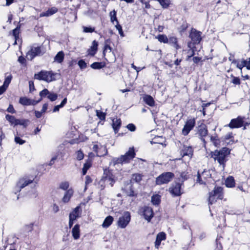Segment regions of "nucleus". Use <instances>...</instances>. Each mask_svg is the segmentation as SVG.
<instances>
[{
	"label": "nucleus",
	"instance_id": "nucleus-1",
	"mask_svg": "<svg viewBox=\"0 0 250 250\" xmlns=\"http://www.w3.org/2000/svg\"><path fill=\"white\" fill-rule=\"evenodd\" d=\"M230 153V150L227 147H223L220 150H215L212 152L211 156L215 160H216L220 165L224 167L225 163L226 161V158Z\"/></svg>",
	"mask_w": 250,
	"mask_h": 250
},
{
	"label": "nucleus",
	"instance_id": "nucleus-2",
	"mask_svg": "<svg viewBox=\"0 0 250 250\" xmlns=\"http://www.w3.org/2000/svg\"><path fill=\"white\" fill-rule=\"evenodd\" d=\"M57 74L53 73L51 71H41L35 74L34 78L39 80L44 81L47 83H50L56 80Z\"/></svg>",
	"mask_w": 250,
	"mask_h": 250
},
{
	"label": "nucleus",
	"instance_id": "nucleus-3",
	"mask_svg": "<svg viewBox=\"0 0 250 250\" xmlns=\"http://www.w3.org/2000/svg\"><path fill=\"white\" fill-rule=\"evenodd\" d=\"M223 197V188L221 187L215 188L214 190L209 194V204H213L216 201L217 199H222Z\"/></svg>",
	"mask_w": 250,
	"mask_h": 250
},
{
	"label": "nucleus",
	"instance_id": "nucleus-4",
	"mask_svg": "<svg viewBox=\"0 0 250 250\" xmlns=\"http://www.w3.org/2000/svg\"><path fill=\"white\" fill-rule=\"evenodd\" d=\"M34 180V177L25 176L21 178L15 188V192H19L21 188L32 183Z\"/></svg>",
	"mask_w": 250,
	"mask_h": 250
},
{
	"label": "nucleus",
	"instance_id": "nucleus-5",
	"mask_svg": "<svg viewBox=\"0 0 250 250\" xmlns=\"http://www.w3.org/2000/svg\"><path fill=\"white\" fill-rule=\"evenodd\" d=\"M130 220L131 215L130 212L125 211L119 217L117 222V225L119 228L124 229L128 225Z\"/></svg>",
	"mask_w": 250,
	"mask_h": 250
},
{
	"label": "nucleus",
	"instance_id": "nucleus-6",
	"mask_svg": "<svg viewBox=\"0 0 250 250\" xmlns=\"http://www.w3.org/2000/svg\"><path fill=\"white\" fill-rule=\"evenodd\" d=\"M174 177L173 173L171 172H165L159 176L156 180L157 185H162L168 183Z\"/></svg>",
	"mask_w": 250,
	"mask_h": 250
},
{
	"label": "nucleus",
	"instance_id": "nucleus-7",
	"mask_svg": "<svg viewBox=\"0 0 250 250\" xmlns=\"http://www.w3.org/2000/svg\"><path fill=\"white\" fill-rule=\"evenodd\" d=\"M135 155V153L134 152V148H129L128 151L124 155H122L120 158L118 159L117 163H128L133 158H134Z\"/></svg>",
	"mask_w": 250,
	"mask_h": 250
},
{
	"label": "nucleus",
	"instance_id": "nucleus-8",
	"mask_svg": "<svg viewBox=\"0 0 250 250\" xmlns=\"http://www.w3.org/2000/svg\"><path fill=\"white\" fill-rule=\"evenodd\" d=\"M141 215L144 216V218L148 222L150 221L153 217V211L151 208L149 207H144L139 210Z\"/></svg>",
	"mask_w": 250,
	"mask_h": 250
},
{
	"label": "nucleus",
	"instance_id": "nucleus-9",
	"mask_svg": "<svg viewBox=\"0 0 250 250\" xmlns=\"http://www.w3.org/2000/svg\"><path fill=\"white\" fill-rule=\"evenodd\" d=\"M103 177L104 180L105 181L106 184L110 185L111 187L113 186L116 181V179L112 171L109 169H104Z\"/></svg>",
	"mask_w": 250,
	"mask_h": 250
},
{
	"label": "nucleus",
	"instance_id": "nucleus-10",
	"mask_svg": "<svg viewBox=\"0 0 250 250\" xmlns=\"http://www.w3.org/2000/svg\"><path fill=\"white\" fill-rule=\"evenodd\" d=\"M244 118L238 117L236 119H232L230 123L228 125V126L231 128H239L246 125H248L249 124L246 123L244 120Z\"/></svg>",
	"mask_w": 250,
	"mask_h": 250
},
{
	"label": "nucleus",
	"instance_id": "nucleus-11",
	"mask_svg": "<svg viewBox=\"0 0 250 250\" xmlns=\"http://www.w3.org/2000/svg\"><path fill=\"white\" fill-rule=\"evenodd\" d=\"M195 125V118H191L188 119L183 129H182V134L186 136L187 135L189 132L191 130Z\"/></svg>",
	"mask_w": 250,
	"mask_h": 250
},
{
	"label": "nucleus",
	"instance_id": "nucleus-12",
	"mask_svg": "<svg viewBox=\"0 0 250 250\" xmlns=\"http://www.w3.org/2000/svg\"><path fill=\"white\" fill-rule=\"evenodd\" d=\"M211 174L208 170H204L201 173H198L197 182L200 184H206L208 180L210 178Z\"/></svg>",
	"mask_w": 250,
	"mask_h": 250
},
{
	"label": "nucleus",
	"instance_id": "nucleus-13",
	"mask_svg": "<svg viewBox=\"0 0 250 250\" xmlns=\"http://www.w3.org/2000/svg\"><path fill=\"white\" fill-rule=\"evenodd\" d=\"M93 150L96 153L98 156H104L107 152L106 147L104 146L101 145L98 143H96L94 145Z\"/></svg>",
	"mask_w": 250,
	"mask_h": 250
},
{
	"label": "nucleus",
	"instance_id": "nucleus-14",
	"mask_svg": "<svg viewBox=\"0 0 250 250\" xmlns=\"http://www.w3.org/2000/svg\"><path fill=\"white\" fill-rule=\"evenodd\" d=\"M42 53L40 47H33L26 54V58L28 60H32L35 56L41 54Z\"/></svg>",
	"mask_w": 250,
	"mask_h": 250
},
{
	"label": "nucleus",
	"instance_id": "nucleus-15",
	"mask_svg": "<svg viewBox=\"0 0 250 250\" xmlns=\"http://www.w3.org/2000/svg\"><path fill=\"white\" fill-rule=\"evenodd\" d=\"M181 185L179 183L173 184L169 188V191L173 196H179L182 194Z\"/></svg>",
	"mask_w": 250,
	"mask_h": 250
},
{
	"label": "nucleus",
	"instance_id": "nucleus-16",
	"mask_svg": "<svg viewBox=\"0 0 250 250\" xmlns=\"http://www.w3.org/2000/svg\"><path fill=\"white\" fill-rule=\"evenodd\" d=\"M190 37L194 43H199L201 40L200 32L194 29L191 30Z\"/></svg>",
	"mask_w": 250,
	"mask_h": 250
},
{
	"label": "nucleus",
	"instance_id": "nucleus-17",
	"mask_svg": "<svg viewBox=\"0 0 250 250\" xmlns=\"http://www.w3.org/2000/svg\"><path fill=\"white\" fill-rule=\"evenodd\" d=\"M208 133L207 127L205 124H202L198 127V134L204 142H205L204 137L208 135Z\"/></svg>",
	"mask_w": 250,
	"mask_h": 250
},
{
	"label": "nucleus",
	"instance_id": "nucleus-18",
	"mask_svg": "<svg viewBox=\"0 0 250 250\" xmlns=\"http://www.w3.org/2000/svg\"><path fill=\"white\" fill-rule=\"evenodd\" d=\"M98 43L96 41H93L91 46L87 51V55L90 56H94L97 53L98 50Z\"/></svg>",
	"mask_w": 250,
	"mask_h": 250
},
{
	"label": "nucleus",
	"instance_id": "nucleus-19",
	"mask_svg": "<svg viewBox=\"0 0 250 250\" xmlns=\"http://www.w3.org/2000/svg\"><path fill=\"white\" fill-rule=\"evenodd\" d=\"M166 238V235L165 233L163 232H161L159 233L157 236H156V239L155 242V247L156 249H158L160 244L161 242L163 240H165Z\"/></svg>",
	"mask_w": 250,
	"mask_h": 250
},
{
	"label": "nucleus",
	"instance_id": "nucleus-20",
	"mask_svg": "<svg viewBox=\"0 0 250 250\" xmlns=\"http://www.w3.org/2000/svg\"><path fill=\"white\" fill-rule=\"evenodd\" d=\"M81 213V208L80 206H77L70 212L69 214V218H70L71 220H76L77 218L80 216Z\"/></svg>",
	"mask_w": 250,
	"mask_h": 250
},
{
	"label": "nucleus",
	"instance_id": "nucleus-21",
	"mask_svg": "<svg viewBox=\"0 0 250 250\" xmlns=\"http://www.w3.org/2000/svg\"><path fill=\"white\" fill-rule=\"evenodd\" d=\"M168 43L172 46L176 50L181 48V46L179 44L178 39L174 36H170L168 38Z\"/></svg>",
	"mask_w": 250,
	"mask_h": 250
},
{
	"label": "nucleus",
	"instance_id": "nucleus-22",
	"mask_svg": "<svg viewBox=\"0 0 250 250\" xmlns=\"http://www.w3.org/2000/svg\"><path fill=\"white\" fill-rule=\"evenodd\" d=\"M182 154L183 157L188 156L190 159L193 155L192 148L189 146H184L182 151Z\"/></svg>",
	"mask_w": 250,
	"mask_h": 250
},
{
	"label": "nucleus",
	"instance_id": "nucleus-23",
	"mask_svg": "<svg viewBox=\"0 0 250 250\" xmlns=\"http://www.w3.org/2000/svg\"><path fill=\"white\" fill-rule=\"evenodd\" d=\"M72 235L75 240H77L80 236V226L78 224L75 225L72 229Z\"/></svg>",
	"mask_w": 250,
	"mask_h": 250
},
{
	"label": "nucleus",
	"instance_id": "nucleus-24",
	"mask_svg": "<svg viewBox=\"0 0 250 250\" xmlns=\"http://www.w3.org/2000/svg\"><path fill=\"white\" fill-rule=\"evenodd\" d=\"M73 193L74 192L73 189H69L68 190H67L65 192L63 198H62V201L64 203H68L70 201L71 197L72 196Z\"/></svg>",
	"mask_w": 250,
	"mask_h": 250
},
{
	"label": "nucleus",
	"instance_id": "nucleus-25",
	"mask_svg": "<svg viewBox=\"0 0 250 250\" xmlns=\"http://www.w3.org/2000/svg\"><path fill=\"white\" fill-rule=\"evenodd\" d=\"M143 101L146 104L150 106H153L155 105V101L153 97L149 95H145L143 97Z\"/></svg>",
	"mask_w": 250,
	"mask_h": 250
},
{
	"label": "nucleus",
	"instance_id": "nucleus-26",
	"mask_svg": "<svg viewBox=\"0 0 250 250\" xmlns=\"http://www.w3.org/2000/svg\"><path fill=\"white\" fill-rule=\"evenodd\" d=\"M114 220L113 217L111 216H108L104 221L102 224V227L104 228H108L113 223Z\"/></svg>",
	"mask_w": 250,
	"mask_h": 250
},
{
	"label": "nucleus",
	"instance_id": "nucleus-27",
	"mask_svg": "<svg viewBox=\"0 0 250 250\" xmlns=\"http://www.w3.org/2000/svg\"><path fill=\"white\" fill-rule=\"evenodd\" d=\"M121 125V121L120 119L115 118L112 120V127L115 132L117 133Z\"/></svg>",
	"mask_w": 250,
	"mask_h": 250
},
{
	"label": "nucleus",
	"instance_id": "nucleus-28",
	"mask_svg": "<svg viewBox=\"0 0 250 250\" xmlns=\"http://www.w3.org/2000/svg\"><path fill=\"white\" fill-rule=\"evenodd\" d=\"M58 10L56 7H52L49 9L45 12H43L40 14V17H48L50 16L57 12Z\"/></svg>",
	"mask_w": 250,
	"mask_h": 250
},
{
	"label": "nucleus",
	"instance_id": "nucleus-29",
	"mask_svg": "<svg viewBox=\"0 0 250 250\" xmlns=\"http://www.w3.org/2000/svg\"><path fill=\"white\" fill-rule=\"evenodd\" d=\"M64 54L63 51H59L54 57V61L58 63H61L64 59Z\"/></svg>",
	"mask_w": 250,
	"mask_h": 250
},
{
	"label": "nucleus",
	"instance_id": "nucleus-30",
	"mask_svg": "<svg viewBox=\"0 0 250 250\" xmlns=\"http://www.w3.org/2000/svg\"><path fill=\"white\" fill-rule=\"evenodd\" d=\"M232 64H234L238 68L241 70H242V69L245 67V65H246L244 60H234L232 62Z\"/></svg>",
	"mask_w": 250,
	"mask_h": 250
},
{
	"label": "nucleus",
	"instance_id": "nucleus-31",
	"mask_svg": "<svg viewBox=\"0 0 250 250\" xmlns=\"http://www.w3.org/2000/svg\"><path fill=\"white\" fill-rule=\"evenodd\" d=\"M225 185L228 188H232L235 186V181L233 177L229 176L225 181Z\"/></svg>",
	"mask_w": 250,
	"mask_h": 250
},
{
	"label": "nucleus",
	"instance_id": "nucleus-32",
	"mask_svg": "<svg viewBox=\"0 0 250 250\" xmlns=\"http://www.w3.org/2000/svg\"><path fill=\"white\" fill-rule=\"evenodd\" d=\"M105 63L104 62H95L90 65L92 68L94 69H99L104 67Z\"/></svg>",
	"mask_w": 250,
	"mask_h": 250
},
{
	"label": "nucleus",
	"instance_id": "nucleus-33",
	"mask_svg": "<svg viewBox=\"0 0 250 250\" xmlns=\"http://www.w3.org/2000/svg\"><path fill=\"white\" fill-rule=\"evenodd\" d=\"M225 141L227 144H232L234 143V139L232 133H229L225 137Z\"/></svg>",
	"mask_w": 250,
	"mask_h": 250
},
{
	"label": "nucleus",
	"instance_id": "nucleus-34",
	"mask_svg": "<svg viewBox=\"0 0 250 250\" xmlns=\"http://www.w3.org/2000/svg\"><path fill=\"white\" fill-rule=\"evenodd\" d=\"M91 165L92 162L91 160H88L86 161L82 169L83 174V175L86 173L87 170L91 167Z\"/></svg>",
	"mask_w": 250,
	"mask_h": 250
},
{
	"label": "nucleus",
	"instance_id": "nucleus-35",
	"mask_svg": "<svg viewBox=\"0 0 250 250\" xmlns=\"http://www.w3.org/2000/svg\"><path fill=\"white\" fill-rule=\"evenodd\" d=\"M156 38L158 39V40L161 42H163L164 43H168V38L167 37L166 35H159L156 37Z\"/></svg>",
	"mask_w": 250,
	"mask_h": 250
},
{
	"label": "nucleus",
	"instance_id": "nucleus-36",
	"mask_svg": "<svg viewBox=\"0 0 250 250\" xmlns=\"http://www.w3.org/2000/svg\"><path fill=\"white\" fill-rule=\"evenodd\" d=\"M157 1L163 8H167L170 4V0H156Z\"/></svg>",
	"mask_w": 250,
	"mask_h": 250
},
{
	"label": "nucleus",
	"instance_id": "nucleus-37",
	"mask_svg": "<svg viewBox=\"0 0 250 250\" xmlns=\"http://www.w3.org/2000/svg\"><path fill=\"white\" fill-rule=\"evenodd\" d=\"M109 16L110 21L113 24H115V22L116 23L118 22L116 17V11L115 10H114L110 12L109 13Z\"/></svg>",
	"mask_w": 250,
	"mask_h": 250
},
{
	"label": "nucleus",
	"instance_id": "nucleus-38",
	"mask_svg": "<svg viewBox=\"0 0 250 250\" xmlns=\"http://www.w3.org/2000/svg\"><path fill=\"white\" fill-rule=\"evenodd\" d=\"M30 100L26 97H21L20 99L19 103L23 105H30Z\"/></svg>",
	"mask_w": 250,
	"mask_h": 250
},
{
	"label": "nucleus",
	"instance_id": "nucleus-39",
	"mask_svg": "<svg viewBox=\"0 0 250 250\" xmlns=\"http://www.w3.org/2000/svg\"><path fill=\"white\" fill-rule=\"evenodd\" d=\"M161 197L158 194L154 195L151 197V202L154 205H157L160 203Z\"/></svg>",
	"mask_w": 250,
	"mask_h": 250
},
{
	"label": "nucleus",
	"instance_id": "nucleus-40",
	"mask_svg": "<svg viewBox=\"0 0 250 250\" xmlns=\"http://www.w3.org/2000/svg\"><path fill=\"white\" fill-rule=\"evenodd\" d=\"M5 118L12 125H15V124L17 119H16L15 117L10 115H6Z\"/></svg>",
	"mask_w": 250,
	"mask_h": 250
},
{
	"label": "nucleus",
	"instance_id": "nucleus-41",
	"mask_svg": "<svg viewBox=\"0 0 250 250\" xmlns=\"http://www.w3.org/2000/svg\"><path fill=\"white\" fill-rule=\"evenodd\" d=\"M142 175L140 174H134L132 176L131 181L135 182H139L142 180Z\"/></svg>",
	"mask_w": 250,
	"mask_h": 250
},
{
	"label": "nucleus",
	"instance_id": "nucleus-42",
	"mask_svg": "<svg viewBox=\"0 0 250 250\" xmlns=\"http://www.w3.org/2000/svg\"><path fill=\"white\" fill-rule=\"evenodd\" d=\"M20 33V28L17 27L13 30V35L15 38V42L14 44H17V42L19 39V35Z\"/></svg>",
	"mask_w": 250,
	"mask_h": 250
},
{
	"label": "nucleus",
	"instance_id": "nucleus-43",
	"mask_svg": "<svg viewBox=\"0 0 250 250\" xmlns=\"http://www.w3.org/2000/svg\"><path fill=\"white\" fill-rule=\"evenodd\" d=\"M28 122H29L28 120H24V119L19 120V119H17V121H16V123L15 124V125H23L25 127V126H26L27 125Z\"/></svg>",
	"mask_w": 250,
	"mask_h": 250
},
{
	"label": "nucleus",
	"instance_id": "nucleus-44",
	"mask_svg": "<svg viewBox=\"0 0 250 250\" xmlns=\"http://www.w3.org/2000/svg\"><path fill=\"white\" fill-rule=\"evenodd\" d=\"M210 140L216 146H217L220 145V141L217 136H211L210 137Z\"/></svg>",
	"mask_w": 250,
	"mask_h": 250
},
{
	"label": "nucleus",
	"instance_id": "nucleus-45",
	"mask_svg": "<svg viewBox=\"0 0 250 250\" xmlns=\"http://www.w3.org/2000/svg\"><path fill=\"white\" fill-rule=\"evenodd\" d=\"M47 98L51 101L53 102L57 100L58 98V95L54 93H50L49 92V94L47 96Z\"/></svg>",
	"mask_w": 250,
	"mask_h": 250
},
{
	"label": "nucleus",
	"instance_id": "nucleus-46",
	"mask_svg": "<svg viewBox=\"0 0 250 250\" xmlns=\"http://www.w3.org/2000/svg\"><path fill=\"white\" fill-rule=\"evenodd\" d=\"M78 64L81 69H85L87 67V63L83 60H80L79 61Z\"/></svg>",
	"mask_w": 250,
	"mask_h": 250
},
{
	"label": "nucleus",
	"instance_id": "nucleus-47",
	"mask_svg": "<svg viewBox=\"0 0 250 250\" xmlns=\"http://www.w3.org/2000/svg\"><path fill=\"white\" fill-rule=\"evenodd\" d=\"M230 77L232 78V83L235 85H239L240 84V80L238 77H235L232 75Z\"/></svg>",
	"mask_w": 250,
	"mask_h": 250
},
{
	"label": "nucleus",
	"instance_id": "nucleus-48",
	"mask_svg": "<svg viewBox=\"0 0 250 250\" xmlns=\"http://www.w3.org/2000/svg\"><path fill=\"white\" fill-rule=\"evenodd\" d=\"M83 29L84 33H92L95 31V28L91 27L83 26Z\"/></svg>",
	"mask_w": 250,
	"mask_h": 250
},
{
	"label": "nucleus",
	"instance_id": "nucleus-49",
	"mask_svg": "<svg viewBox=\"0 0 250 250\" xmlns=\"http://www.w3.org/2000/svg\"><path fill=\"white\" fill-rule=\"evenodd\" d=\"M84 154L81 150L77 151L76 152V157L78 160H81L83 158Z\"/></svg>",
	"mask_w": 250,
	"mask_h": 250
},
{
	"label": "nucleus",
	"instance_id": "nucleus-50",
	"mask_svg": "<svg viewBox=\"0 0 250 250\" xmlns=\"http://www.w3.org/2000/svg\"><path fill=\"white\" fill-rule=\"evenodd\" d=\"M11 79H12L11 75H10L7 76L5 79V80H4L3 85H4L6 87H8L9 83L11 82Z\"/></svg>",
	"mask_w": 250,
	"mask_h": 250
},
{
	"label": "nucleus",
	"instance_id": "nucleus-51",
	"mask_svg": "<svg viewBox=\"0 0 250 250\" xmlns=\"http://www.w3.org/2000/svg\"><path fill=\"white\" fill-rule=\"evenodd\" d=\"M99 185L100 186V188H101V189H104V188L105 187V186L108 185L107 184H106V182L104 181V178L103 177L101 178V179L100 180V181L99 182Z\"/></svg>",
	"mask_w": 250,
	"mask_h": 250
},
{
	"label": "nucleus",
	"instance_id": "nucleus-52",
	"mask_svg": "<svg viewBox=\"0 0 250 250\" xmlns=\"http://www.w3.org/2000/svg\"><path fill=\"white\" fill-rule=\"evenodd\" d=\"M48 94H49V91L46 88H45V89H43L42 91H41L39 94L40 96H41V100L42 99V98L44 97L46 95L48 96Z\"/></svg>",
	"mask_w": 250,
	"mask_h": 250
},
{
	"label": "nucleus",
	"instance_id": "nucleus-53",
	"mask_svg": "<svg viewBox=\"0 0 250 250\" xmlns=\"http://www.w3.org/2000/svg\"><path fill=\"white\" fill-rule=\"evenodd\" d=\"M69 187V183L67 182H64L61 183L60 188L63 190L67 189Z\"/></svg>",
	"mask_w": 250,
	"mask_h": 250
},
{
	"label": "nucleus",
	"instance_id": "nucleus-54",
	"mask_svg": "<svg viewBox=\"0 0 250 250\" xmlns=\"http://www.w3.org/2000/svg\"><path fill=\"white\" fill-rule=\"evenodd\" d=\"M97 116L101 119V120H104L105 119V114L102 112V111L97 110Z\"/></svg>",
	"mask_w": 250,
	"mask_h": 250
},
{
	"label": "nucleus",
	"instance_id": "nucleus-55",
	"mask_svg": "<svg viewBox=\"0 0 250 250\" xmlns=\"http://www.w3.org/2000/svg\"><path fill=\"white\" fill-rule=\"evenodd\" d=\"M51 209L54 213H56L59 211V207L57 204H54L52 206Z\"/></svg>",
	"mask_w": 250,
	"mask_h": 250
},
{
	"label": "nucleus",
	"instance_id": "nucleus-56",
	"mask_svg": "<svg viewBox=\"0 0 250 250\" xmlns=\"http://www.w3.org/2000/svg\"><path fill=\"white\" fill-rule=\"evenodd\" d=\"M126 127L130 131H134L136 130V126L133 124H129L126 126Z\"/></svg>",
	"mask_w": 250,
	"mask_h": 250
},
{
	"label": "nucleus",
	"instance_id": "nucleus-57",
	"mask_svg": "<svg viewBox=\"0 0 250 250\" xmlns=\"http://www.w3.org/2000/svg\"><path fill=\"white\" fill-rule=\"evenodd\" d=\"M15 141L17 144H19L20 145H22L25 143V141L21 139L19 137H16L15 138Z\"/></svg>",
	"mask_w": 250,
	"mask_h": 250
},
{
	"label": "nucleus",
	"instance_id": "nucleus-58",
	"mask_svg": "<svg viewBox=\"0 0 250 250\" xmlns=\"http://www.w3.org/2000/svg\"><path fill=\"white\" fill-rule=\"evenodd\" d=\"M108 50L110 52L111 51V48L108 44H105L103 51V54L104 55H105V52L107 51Z\"/></svg>",
	"mask_w": 250,
	"mask_h": 250
},
{
	"label": "nucleus",
	"instance_id": "nucleus-59",
	"mask_svg": "<svg viewBox=\"0 0 250 250\" xmlns=\"http://www.w3.org/2000/svg\"><path fill=\"white\" fill-rule=\"evenodd\" d=\"M244 62L246 64L245 67H246L248 69L250 70V58H248L246 60H244Z\"/></svg>",
	"mask_w": 250,
	"mask_h": 250
},
{
	"label": "nucleus",
	"instance_id": "nucleus-60",
	"mask_svg": "<svg viewBox=\"0 0 250 250\" xmlns=\"http://www.w3.org/2000/svg\"><path fill=\"white\" fill-rule=\"evenodd\" d=\"M7 111L11 113H15V110L12 104H10L7 108Z\"/></svg>",
	"mask_w": 250,
	"mask_h": 250
},
{
	"label": "nucleus",
	"instance_id": "nucleus-61",
	"mask_svg": "<svg viewBox=\"0 0 250 250\" xmlns=\"http://www.w3.org/2000/svg\"><path fill=\"white\" fill-rule=\"evenodd\" d=\"M92 182V179L89 176H86L85 177V186H86L89 184L91 183Z\"/></svg>",
	"mask_w": 250,
	"mask_h": 250
},
{
	"label": "nucleus",
	"instance_id": "nucleus-62",
	"mask_svg": "<svg viewBox=\"0 0 250 250\" xmlns=\"http://www.w3.org/2000/svg\"><path fill=\"white\" fill-rule=\"evenodd\" d=\"M7 88V87L4 86V85H2V86H0V95L3 93Z\"/></svg>",
	"mask_w": 250,
	"mask_h": 250
},
{
	"label": "nucleus",
	"instance_id": "nucleus-63",
	"mask_svg": "<svg viewBox=\"0 0 250 250\" xmlns=\"http://www.w3.org/2000/svg\"><path fill=\"white\" fill-rule=\"evenodd\" d=\"M47 107H48V104H43V106H42V109L41 110L42 112V113H44L46 112V110L47 109Z\"/></svg>",
	"mask_w": 250,
	"mask_h": 250
},
{
	"label": "nucleus",
	"instance_id": "nucleus-64",
	"mask_svg": "<svg viewBox=\"0 0 250 250\" xmlns=\"http://www.w3.org/2000/svg\"><path fill=\"white\" fill-rule=\"evenodd\" d=\"M29 89H30V91H33L35 89V87H34V83L32 81H30L29 82Z\"/></svg>",
	"mask_w": 250,
	"mask_h": 250
}]
</instances>
